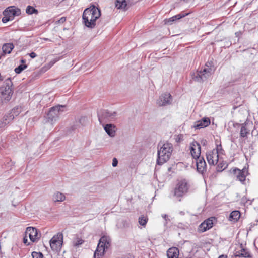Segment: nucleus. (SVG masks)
<instances>
[{
	"mask_svg": "<svg viewBox=\"0 0 258 258\" xmlns=\"http://www.w3.org/2000/svg\"><path fill=\"white\" fill-rule=\"evenodd\" d=\"M249 131L246 127V124H242L241 125L240 136L241 138H244L247 137L249 134Z\"/></svg>",
	"mask_w": 258,
	"mask_h": 258,
	"instance_id": "obj_23",
	"label": "nucleus"
},
{
	"mask_svg": "<svg viewBox=\"0 0 258 258\" xmlns=\"http://www.w3.org/2000/svg\"><path fill=\"white\" fill-rule=\"evenodd\" d=\"M148 217L145 216H142L139 218V223L140 225L145 226L148 221Z\"/></svg>",
	"mask_w": 258,
	"mask_h": 258,
	"instance_id": "obj_28",
	"label": "nucleus"
},
{
	"mask_svg": "<svg viewBox=\"0 0 258 258\" xmlns=\"http://www.w3.org/2000/svg\"><path fill=\"white\" fill-rule=\"evenodd\" d=\"M213 226V218H209L203 221L198 227L199 232H204L211 229Z\"/></svg>",
	"mask_w": 258,
	"mask_h": 258,
	"instance_id": "obj_10",
	"label": "nucleus"
},
{
	"mask_svg": "<svg viewBox=\"0 0 258 258\" xmlns=\"http://www.w3.org/2000/svg\"><path fill=\"white\" fill-rule=\"evenodd\" d=\"M13 48L14 45L12 43L4 44L2 46L3 52L4 54H10Z\"/></svg>",
	"mask_w": 258,
	"mask_h": 258,
	"instance_id": "obj_21",
	"label": "nucleus"
},
{
	"mask_svg": "<svg viewBox=\"0 0 258 258\" xmlns=\"http://www.w3.org/2000/svg\"><path fill=\"white\" fill-rule=\"evenodd\" d=\"M29 56L32 58H35L36 56H37V54L35 53V52H31L29 54Z\"/></svg>",
	"mask_w": 258,
	"mask_h": 258,
	"instance_id": "obj_37",
	"label": "nucleus"
},
{
	"mask_svg": "<svg viewBox=\"0 0 258 258\" xmlns=\"http://www.w3.org/2000/svg\"><path fill=\"white\" fill-rule=\"evenodd\" d=\"M182 17H178V19H179L180 18H181Z\"/></svg>",
	"mask_w": 258,
	"mask_h": 258,
	"instance_id": "obj_44",
	"label": "nucleus"
},
{
	"mask_svg": "<svg viewBox=\"0 0 258 258\" xmlns=\"http://www.w3.org/2000/svg\"><path fill=\"white\" fill-rule=\"evenodd\" d=\"M182 136L181 135H179L177 136V138H176V140L177 142H179L180 140H182Z\"/></svg>",
	"mask_w": 258,
	"mask_h": 258,
	"instance_id": "obj_39",
	"label": "nucleus"
},
{
	"mask_svg": "<svg viewBox=\"0 0 258 258\" xmlns=\"http://www.w3.org/2000/svg\"><path fill=\"white\" fill-rule=\"evenodd\" d=\"M236 256L239 257H249L250 254L244 248H241L240 250L236 252Z\"/></svg>",
	"mask_w": 258,
	"mask_h": 258,
	"instance_id": "obj_25",
	"label": "nucleus"
},
{
	"mask_svg": "<svg viewBox=\"0 0 258 258\" xmlns=\"http://www.w3.org/2000/svg\"><path fill=\"white\" fill-rule=\"evenodd\" d=\"M111 243V240L109 236H102L94 252V258H102L105 251L110 247Z\"/></svg>",
	"mask_w": 258,
	"mask_h": 258,
	"instance_id": "obj_3",
	"label": "nucleus"
},
{
	"mask_svg": "<svg viewBox=\"0 0 258 258\" xmlns=\"http://www.w3.org/2000/svg\"><path fill=\"white\" fill-rule=\"evenodd\" d=\"M53 199L54 202H62L66 199L65 196L61 192H57L53 195Z\"/></svg>",
	"mask_w": 258,
	"mask_h": 258,
	"instance_id": "obj_24",
	"label": "nucleus"
},
{
	"mask_svg": "<svg viewBox=\"0 0 258 258\" xmlns=\"http://www.w3.org/2000/svg\"><path fill=\"white\" fill-rule=\"evenodd\" d=\"M212 150L217 151V154H218L219 155H223L224 154V150L223 149L221 144H220L219 145H217L216 148L215 149H213Z\"/></svg>",
	"mask_w": 258,
	"mask_h": 258,
	"instance_id": "obj_30",
	"label": "nucleus"
},
{
	"mask_svg": "<svg viewBox=\"0 0 258 258\" xmlns=\"http://www.w3.org/2000/svg\"><path fill=\"white\" fill-rule=\"evenodd\" d=\"M189 151L194 159H197L200 156L201 153V147L200 144L196 141H194L189 144Z\"/></svg>",
	"mask_w": 258,
	"mask_h": 258,
	"instance_id": "obj_8",
	"label": "nucleus"
},
{
	"mask_svg": "<svg viewBox=\"0 0 258 258\" xmlns=\"http://www.w3.org/2000/svg\"><path fill=\"white\" fill-rule=\"evenodd\" d=\"M162 217L166 220L167 218H168V216L166 214H164L162 215Z\"/></svg>",
	"mask_w": 258,
	"mask_h": 258,
	"instance_id": "obj_42",
	"label": "nucleus"
},
{
	"mask_svg": "<svg viewBox=\"0 0 258 258\" xmlns=\"http://www.w3.org/2000/svg\"><path fill=\"white\" fill-rule=\"evenodd\" d=\"M13 84L10 79H7L0 87V98L2 102L9 101L13 94Z\"/></svg>",
	"mask_w": 258,
	"mask_h": 258,
	"instance_id": "obj_2",
	"label": "nucleus"
},
{
	"mask_svg": "<svg viewBox=\"0 0 258 258\" xmlns=\"http://www.w3.org/2000/svg\"><path fill=\"white\" fill-rule=\"evenodd\" d=\"M100 15L101 12L100 10L94 6L86 9L83 14V16H100Z\"/></svg>",
	"mask_w": 258,
	"mask_h": 258,
	"instance_id": "obj_12",
	"label": "nucleus"
},
{
	"mask_svg": "<svg viewBox=\"0 0 258 258\" xmlns=\"http://www.w3.org/2000/svg\"><path fill=\"white\" fill-rule=\"evenodd\" d=\"M21 62L22 63H25V60L23 59V60H21Z\"/></svg>",
	"mask_w": 258,
	"mask_h": 258,
	"instance_id": "obj_43",
	"label": "nucleus"
},
{
	"mask_svg": "<svg viewBox=\"0 0 258 258\" xmlns=\"http://www.w3.org/2000/svg\"><path fill=\"white\" fill-rule=\"evenodd\" d=\"M211 69H204L203 71L200 72L198 76L196 77V79L197 81H199L200 80L203 81L211 76Z\"/></svg>",
	"mask_w": 258,
	"mask_h": 258,
	"instance_id": "obj_17",
	"label": "nucleus"
},
{
	"mask_svg": "<svg viewBox=\"0 0 258 258\" xmlns=\"http://www.w3.org/2000/svg\"><path fill=\"white\" fill-rule=\"evenodd\" d=\"M83 242L84 240L81 237H76L73 239L72 243L74 246L77 247L83 243Z\"/></svg>",
	"mask_w": 258,
	"mask_h": 258,
	"instance_id": "obj_27",
	"label": "nucleus"
},
{
	"mask_svg": "<svg viewBox=\"0 0 258 258\" xmlns=\"http://www.w3.org/2000/svg\"><path fill=\"white\" fill-rule=\"evenodd\" d=\"M196 160V165L197 171L201 173H203L206 169V163L203 157H199Z\"/></svg>",
	"mask_w": 258,
	"mask_h": 258,
	"instance_id": "obj_15",
	"label": "nucleus"
},
{
	"mask_svg": "<svg viewBox=\"0 0 258 258\" xmlns=\"http://www.w3.org/2000/svg\"><path fill=\"white\" fill-rule=\"evenodd\" d=\"M63 243V234L58 233L54 235L50 241V245L53 250H57L61 248Z\"/></svg>",
	"mask_w": 258,
	"mask_h": 258,
	"instance_id": "obj_7",
	"label": "nucleus"
},
{
	"mask_svg": "<svg viewBox=\"0 0 258 258\" xmlns=\"http://www.w3.org/2000/svg\"><path fill=\"white\" fill-rule=\"evenodd\" d=\"M179 249L175 247L170 248L167 251L168 258H175L179 256Z\"/></svg>",
	"mask_w": 258,
	"mask_h": 258,
	"instance_id": "obj_19",
	"label": "nucleus"
},
{
	"mask_svg": "<svg viewBox=\"0 0 258 258\" xmlns=\"http://www.w3.org/2000/svg\"><path fill=\"white\" fill-rule=\"evenodd\" d=\"M218 258H227V256L226 255L222 254L219 256Z\"/></svg>",
	"mask_w": 258,
	"mask_h": 258,
	"instance_id": "obj_40",
	"label": "nucleus"
},
{
	"mask_svg": "<svg viewBox=\"0 0 258 258\" xmlns=\"http://www.w3.org/2000/svg\"><path fill=\"white\" fill-rule=\"evenodd\" d=\"M172 151V145L168 142L164 143L158 151L157 164L162 165L168 161Z\"/></svg>",
	"mask_w": 258,
	"mask_h": 258,
	"instance_id": "obj_1",
	"label": "nucleus"
},
{
	"mask_svg": "<svg viewBox=\"0 0 258 258\" xmlns=\"http://www.w3.org/2000/svg\"><path fill=\"white\" fill-rule=\"evenodd\" d=\"M27 68L26 64H21L15 69V72L17 74H20L23 70Z\"/></svg>",
	"mask_w": 258,
	"mask_h": 258,
	"instance_id": "obj_31",
	"label": "nucleus"
},
{
	"mask_svg": "<svg viewBox=\"0 0 258 258\" xmlns=\"http://www.w3.org/2000/svg\"><path fill=\"white\" fill-rule=\"evenodd\" d=\"M172 99V96L169 93H165L160 96L159 100L157 101V104L159 106H165L170 103Z\"/></svg>",
	"mask_w": 258,
	"mask_h": 258,
	"instance_id": "obj_14",
	"label": "nucleus"
},
{
	"mask_svg": "<svg viewBox=\"0 0 258 258\" xmlns=\"http://www.w3.org/2000/svg\"><path fill=\"white\" fill-rule=\"evenodd\" d=\"M219 156V155L217 154V151L215 150L209 151L206 154L207 161L211 165H215L218 163Z\"/></svg>",
	"mask_w": 258,
	"mask_h": 258,
	"instance_id": "obj_9",
	"label": "nucleus"
},
{
	"mask_svg": "<svg viewBox=\"0 0 258 258\" xmlns=\"http://www.w3.org/2000/svg\"><path fill=\"white\" fill-rule=\"evenodd\" d=\"M230 172L234 178H235L242 184L244 183L246 177L248 174V171L245 167L241 170L236 167L232 168L230 170Z\"/></svg>",
	"mask_w": 258,
	"mask_h": 258,
	"instance_id": "obj_6",
	"label": "nucleus"
},
{
	"mask_svg": "<svg viewBox=\"0 0 258 258\" xmlns=\"http://www.w3.org/2000/svg\"><path fill=\"white\" fill-rule=\"evenodd\" d=\"M115 6L118 9H124L126 6V2L125 0H117Z\"/></svg>",
	"mask_w": 258,
	"mask_h": 258,
	"instance_id": "obj_26",
	"label": "nucleus"
},
{
	"mask_svg": "<svg viewBox=\"0 0 258 258\" xmlns=\"http://www.w3.org/2000/svg\"><path fill=\"white\" fill-rule=\"evenodd\" d=\"M190 185L186 179H180L177 181L173 190V196L181 201V198L186 194L189 189Z\"/></svg>",
	"mask_w": 258,
	"mask_h": 258,
	"instance_id": "obj_4",
	"label": "nucleus"
},
{
	"mask_svg": "<svg viewBox=\"0 0 258 258\" xmlns=\"http://www.w3.org/2000/svg\"><path fill=\"white\" fill-rule=\"evenodd\" d=\"M241 216V214L239 211L235 210L232 211L229 216V220L234 222H237Z\"/></svg>",
	"mask_w": 258,
	"mask_h": 258,
	"instance_id": "obj_20",
	"label": "nucleus"
},
{
	"mask_svg": "<svg viewBox=\"0 0 258 258\" xmlns=\"http://www.w3.org/2000/svg\"><path fill=\"white\" fill-rule=\"evenodd\" d=\"M210 119L208 117H204L201 120L196 122L195 127L197 128H202L208 126L210 124Z\"/></svg>",
	"mask_w": 258,
	"mask_h": 258,
	"instance_id": "obj_16",
	"label": "nucleus"
},
{
	"mask_svg": "<svg viewBox=\"0 0 258 258\" xmlns=\"http://www.w3.org/2000/svg\"><path fill=\"white\" fill-rule=\"evenodd\" d=\"M60 59H61V57H58L52 60L51 61H50L47 64V66L48 68L49 69L51 67H52L56 62H57L58 61H59Z\"/></svg>",
	"mask_w": 258,
	"mask_h": 258,
	"instance_id": "obj_32",
	"label": "nucleus"
},
{
	"mask_svg": "<svg viewBox=\"0 0 258 258\" xmlns=\"http://www.w3.org/2000/svg\"><path fill=\"white\" fill-rule=\"evenodd\" d=\"M174 18V17H170L169 19H165L164 20L165 24H171V23L175 20Z\"/></svg>",
	"mask_w": 258,
	"mask_h": 258,
	"instance_id": "obj_34",
	"label": "nucleus"
},
{
	"mask_svg": "<svg viewBox=\"0 0 258 258\" xmlns=\"http://www.w3.org/2000/svg\"><path fill=\"white\" fill-rule=\"evenodd\" d=\"M32 258H43V255L40 252H33L32 253Z\"/></svg>",
	"mask_w": 258,
	"mask_h": 258,
	"instance_id": "obj_33",
	"label": "nucleus"
},
{
	"mask_svg": "<svg viewBox=\"0 0 258 258\" xmlns=\"http://www.w3.org/2000/svg\"><path fill=\"white\" fill-rule=\"evenodd\" d=\"M14 17H3L2 22L3 23H6L10 20H13Z\"/></svg>",
	"mask_w": 258,
	"mask_h": 258,
	"instance_id": "obj_35",
	"label": "nucleus"
},
{
	"mask_svg": "<svg viewBox=\"0 0 258 258\" xmlns=\"http://www.w3.org/2000/svg\"><path fill=\"white\" fill-rule=\"evenodd\" d=\"M117 164H118V161H117V159L115 158H114L113 159V161H112V166L113 167H116L117 165Z\"/></svg>",
	"mask_w": 258,
	"mask_h": 258,
	"instance_id": "obj_36",
	"label": "nucleus"
},
{
	"mask_svg": "<svg viewBox=\"0 0 258 258\" xmlns=\"http://www.w3.org/2000/svg\"><path fill=\"white\" fill-rule=\"evenodd\" d=\"M40 234L38 233L37 229L33 227H28L26 228L25 231V235L23 239V242L27 245H30V243L28 242L27 237H29L30 240L33 242H36L38 241L40 238Z\"/></svg>",
	"mask_w": 258,
	"mask_h": 258,
	"instance_id": "obj_5",
	"label": "nucleus"
},
{
	"mask_svg": "<svg viewBox=\"0 0 258 258\" xmlns=\"http://www.w3.org/2000/svg\"><path fill=\"white\" fill-rule=\"evenodd\" d=\"M26 12L28 14V15H31L32 14H37V10L35 9H34L33 7H31L30 6H29L27 7L26 10Z\"/></svg>",
	"mask_w": 258,
	"mask_h": 258,
	"instance_id": "obj_29",
	"label": "nucleus"
},
{
	"mask_svg": "<svg viewBox=\"0 0 258 258\" xmlns=\"http://www.w3.org/2000/svg\"><path fill=\"white\" fill-rule=\"evenodd\" d=\"M21 14V10L15 6H10L3 12L4 16H18Z\"/></svg>",
	"mask_w": 258,
	"mask_h": 258,
	"instance_id": "obj_11",
	"label": "nucleus"
},
{
	"mask_svg": "<svg viewBox=\"0 0 258 258\" xmlns=\"http://www.w3.org/2000/svg\"><path fill=\"white\" fill-rule=\"evenodd\" d=\"M83 22L85 24V26L88 27L93 28L96 25V20L99 17H91V19H89V17H82Z\"/></svg>",
	"mask_w": 258,
	"mask_h": 258,
	"instance_id": "obj_18",
	"label": "nucleus"
},
{
	"mask_svg": "<svg viewBox=\"0 0 258 258\" xmlns=\"http://www.w3.org/2000/svg\"><path fill=\"white\" fill-rule=\"evenodd\" d=\"M189 14V13H183L180 14H178L177 15H176L175 16H183V17H184V16H186Z\"/></svg>",
	"mask_w": 258,
	"mask_h": 258,
	"instance_id": "obj_38",
	"label": "nucleus"
},
{
	"mask_svg": "<svg viewBox=\"0 0 258 258\" xmlns=\"http://www.w3.org/2000/svg\"><path fill=\"white\" fill-rule=\"evenodd\" d=\"M65 21H66V17H61L59 20V21H61L62 22H63Z\"/></svg>",
	"mask_w": 258,
	"mask_h": 258,
	"instance_id": "obj_41",
	"label": "nucleus"
},
{
	"mask_svg": "<svg viewBox=\"0 0 258 258\" xmlns=\"http://www.w3.org/2000/svg\"><path fill=\"white\" fill-rule=\"evenodd\" d=\"M106 133L111 137H113L115 134V126L111 124H106L104 127Z\"/></svg>",
	"mask_w": 258,
	"mask_h": 258,
	"instance_id": "obj_22",
	"label": "nucleus"
},
{
	"mask_svg": "<svg viewBox=\"0 0 258 258\" xmlns=\"http://www.w3.org/2000/svg\"><path fill=\"white\" fill-rule=\"evenodd\" d=\"M60 107L58 105L50 108L47 115L48 119L51 121L55 120L59 117Z\"/></svg>",
	"mask_w": 258,
	"mask_h": 258,
	"instance_id": "obj_13",
	"label": "nucleus"
}]
</instances>
